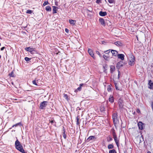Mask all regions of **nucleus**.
<instances>
[{"mask_svg":"<svg viewBox=\"0 0 153 153\" xmlns=\"http://www.w3.org/2000/svg\"><path fill=\"white\" fill-rule=\"evenodd\" d=\"M143 140H143V137H140V143H141V141H143Z\"/></svg>","mask_w":153,"mask_h":153,"instance_id":"nucleus-47","label":"nucleus"},{"mask_svg":"<svg viewBox=\"0 0 153 153\" xmlns=\"http://www.w3.org/2000/svg\"><path fill=\"white\" fill-rule=\"evenodd\" d=\"M42 68V66H39L37 68V69H38V70H40V69Z\"/></svg>","mask_w":153,"mask_h":153,"instance_id":"nucleus-51","label":"nucleus"},{"mask_svg":"<svg viewBox=\"0 0 153 153\" xmlns=\"http://www.w3.org/2000/svg\"><path fill=\"white\" fill-rule=\"evenodd\" d=\"M107 91L108 92L111 91H112L111 86L110 85H108L107 87Z\"/></svg>","mask_w":153,"mask_h":153,"instance_id":"nucleus-33","label":"nucleus"},{"mask_svg":"<svg viewBox=\"0 0 153 153\" xmlns=\"http://www.w3.org/2000/svg\"><path fill=\"white\" fill-rule=\"evenodd\" d=\"M109 153H117V152L114 149H113L109 151Z\"/></svg>","mask_w":153,"mask_h":153,"instance_id":"nucleus-35","label":"nucleus"},{"mask_svg":"<svg viewBox=\"0 0 153 153\" xmlns=\"http://www.w3.org/2000/svg\"><path fill=\"white\" fill-rule=\"evenodd\" d=\"M148 84L150 86L149 88L151 89H153V83L151 80L149 81Z\"/></svg>","mask_w":153,"mask_h":153,"instance_id":"nucleus-15","label":"nucleus"},{"mask_svg":"<svg viewBox=\"0 0 153 153\" xmlns=\"http://www.w3.org/2000/svg\"><path fill=\"white\" fill-rule=\"evenodd\" d=\"M58 9V7H57L54 6H53V13H57V10Z\"/></svg>","mask_w":153,"mask_h":153,"instance_id":"nucleus-17","label":"nucleus"},{"mask_svg":"<svg viewBox=\"0 0 153 153\" xmlns=\"http://www.w3.org/2000/svg\"><path fill=\"white\" fill-rule=\"evenodd\" d=\"M32 83L33 84H34L36 85H38L37 84V83L36 82V81L35 80L33 81Z\"/></svg>","mask_w":153,"mask_h":153,"instance_id":"nucleus-43","label":"nucleus"},{"mask_svg":"<svg viewBox=\"0 0 153 153\" xmlns=\"http://www.w3.org/2000/svg\"><path fill=\"white\" fill-rule=\"evenodd\" d=\"M25 59L26 61L27 62L29 61L31 59V58H29L27 57H25Z\"/></svg>","mask_w":153,"mask_h":153,"instance_id":"nucleus-41","label":"nucleus"},{"mask_svg":"<svg viewBox=\"0 0 153 153\" xmlns=\"http://www.w3.org/2000/svg\"><path fill=\"white\" fill-rule=\"evenodd\" d=\"M147 153H151V152L150 151H148Z\"/></svg>","mask_w":153,"mask_h":153,"instance_id":"nucleus-58","label":"nucleus"},{"mask_svg":"<svg viewBox=\"0 0 153 153\" xmlns=\"http://www.w3.org/2000/svg\"><path fill=\"white\" fill-rule=\"evenodd\" d=\"M64 97L68 101L69 99L68 98V95L66 94H64Z\"/></svg>","mask_w":153,"mask_h":153,"instance_id":"nucleus-32","label":"nucleus"},{"mask_svg":"<svg viewBox=\"0 0 153 153\" xmlns=\"http://www.w3.org/2000/svg\"><path fill=\"white\" fill-rule=\"evenodd\" d=\"M135 57L134 56L132 55L131 56V57L130 58L129 60V64L131 65H133L134 64V62L135 59Z\"/></svg>","mask_w":153,"mask_h":153,"instance_id":"nucleus-5","label":"nucleus"},{"mask_svg":"<svg viewBox=\"0 0 153 153\" xmlns=\"http://www.w3.org/2000/svg\"><path fill=\"white\" fill-rule=\"evenodd\" d=\"M63 131L62 133L63 137L64 139H65L66 138V135L65 134V131L64 127H63Z\"/></svg>","mask_w":153,"mask_h":153,"instance_id":"nucleus-22","label":"nucleus"},{"mask_svg":"<svg viewBox=\"0 0 153 153\" xmlns=\"http://www.w3.org/2000/svg\"><path fill=\"white\" fill-rule=\"evenodd\" d=\"M118 103L120 108H122L123 106V102L122 99H119Z\"/></svg>","mask_w":153,"mask_h":153,"instance_id":"nucleus-10","label":"nucleus"},{"mask_svg":"<svg viewBox=\"0 0 153 153\" xmlns=\"http://www.w3.org/2000/svg\"><path fill=\"white\" fill-rule=\"evenodd\" d=\"M25 50L29 52L31 54H33L35 53H36L37 51L35 50L34 48H31V47H26L25 48Z\"/></svg>","mask_w":153,"mask_h":153,"instance_id":"nucleus-3","label":"nucleus"},{"mask_svg":"<svg viewBox=\"0 0 153 153\" xmlns=\"http://www.w3.org/2000/svg\"><path fill=\"white\" fill-rule=\"evenodd\" d=\"M69 22L71 24H74V21L72 20H69Z\"/></svg>","mask_w":153,"mask_h":153,"instance_id":"nucleus-40","label":"nucleus"},{"mask_svg":"<svg viewBox=\"0 0 153 153\" xmlns=\"http://www.w3.org/2000/svg\"><path fill=\"white\" fill-rule=\"evenodd\" d=\"M48 103V102L47 101H43L41 102L40 104V108L41 109H43L44 108L46 107Z\"/></svg>","mask_w":153,"mask_h":153,"instance_id":"nucleus-4","label":"nucleus"},{"mask_svg":"<svg viewBox=\"0 0 153 153\" xmlns=\"http://www.w3.org/2000/svg\"><path fill=\"white\" fill-rule=\"evenodd\" d=\"M57 4H56V5H57Z\"/></svg>","mask_w":153,"mask_h":153,"instance_id":"nucleus-60","label":"nucleus"},{"mask_svg":"<svg viewBox=\"0 0 153 153\" xmlns=\"http://www.w3.org/2000/svg\"><path fill=\"white\" fill-rule=\"evenodd\" d=\"M109 101L111 103H113L114 102V98L111 95L109 98Z\"/></svg>","mask_w":153,"mask_h":153,"instance_id":"nucleus-19","label":"nucleus"},{"mask_svg":"<svg viewBox=\"0 0 153 153\" xmlns=\"http://www.w3.org/2000/svg\"><path fill=\"white\" fill-rule=\"evenodd\" d=\"M144 124L142 122H139L138 123L139 129L140 130H143V125Z\"/></svg>","mask_w":153,"mask_h":153,"instance_id":"nucleus-11","label":"nucleus"},{"mask_svg":"<svg viewBox=\"0 0 153 153\" xmlns=\"http://www.w3.org/2000/svg\"><path fill=\"white\" fill-rule=\"evenodd\" d=\"M108 1L110 4L114 3L115 2V0H108Z\"/></svg>","mask_w":153,"mask_h":153,"instance_id":"nucleus-37","label":"nucleus"},{"mask_svg":"<svg viewBox=\"0 0 153 153\" xmlns=\"http://www.w3.org/2000/svg\"><path fill=\"white\" fill-rule=\"evenodd\" d=\"M106 23L108 26H111V22L109 21H107L106 22Z\"/></svg>","mask_w":153,"mask_h":153,"instance_id":"nucleus-34","label":"nucleus"},{"mask_svg":"<svg viewBox=\"0 0 153 153\" xmlns=\"http://www.w3.org/2000/svg\"><path fill=\"white\" fill-rule=\"evenodd\" d=\"M96 137L94 136H91L89 137L87 139L86 141L87 142H89L90 140L93 139H96Z\"/></svg>","mask_w":153,"mask_h":153,"instance_id":"nucleus-12","label":"nucleus"},{"mask_svg":"<svg viewBox=\"0 0 153 153\" xmlns=\"http://www.w3.org/2000/svg\"><path fill=\"white\" fill-rule=\"evenodd\" d=\"M48 4H49V3L48 2V1H45L44 2V3L43 4V6H44Z\"/></svg>","mask_w":153,"mask_h":153,"instance_id":"nucleus-38","label":"nucleus"},{"mask_svg":"<svg viewBox=\"0 0 153 153\" xmlns=\"http://www.w3.org/2000/svg\"><path fill=\"white\" fill-rule=\"evenodd\" d=\"M114 141L116 143V144L117 147L119 146V140H117V137L114 138Z\"/></svg>","mask_w":153,"mask_h":153,"instance_id":"nucleus-20","label":"nucleus"},{"mask_svg":"<svg viewBox=\"0 0 153 153\" xmlns=\"http://www.w3.org/2000/svg\"><path fill=\"white\" fill-rule=\"evenodd\" d=\"M84 85H85L84 84H83V83L80 84L79 85V86L82 88V86H83Z\"/></svg>","mask_w":153,"mask_h":153,"instance_id":"nucleus-52","label":"nucleus"},{"mask_svg":"<svg viewBox=\"0 0 153 153\" xmlns=\"http://www.w3.org/2000/svg\"><path fill=\"white\" fill-rule=\"evenodd\" d=\"M49 121L50 123H51V124H53V123H55V124L53 125L55 126H56V122H55L54 119H53V120L52 119L51 120H50Z\"/></svg>","mask_w":153,"mask_h":153,"instance_id":"nucleus-31","label":"nucleus"},{"mask_svg":"<svg viewBox=\"0 0 153 153\" xmlns=\"http://www.w3.org/2000/svg\"><path fill=\"white\" fill-rule=\"evenodd\" d=\"M5 48V47H2L1 48V51H3Z\"/></svg>","mask_w":153,"mask_h":153,"instance_id":"nucleus-54","label":"nucleus"},{"mask_svg":"<svg viewBox=\"0 0 153 153\" xmlns=\"http://www.w3.org/2000/svg\"><path fill=\"white\" fill-rule=\"evenodd\" d=\"M32 13V11L31 10H27L26 12V13H28V14H31Z\"/></svg>","mask_w":153,"mask_h":153,"instance_id":"nucleus-39","label":"nucleus"},{"mask_svg":"<svg viewBox=\"0 0 153 153\" xmlns=\"http://www.w3.org/2000/svg\"><path fill=\"white\" fill-rule=\"evenodd\" d=\"M115 69L114 66L112 65L110 66V71L111 73H112L115 70Z\"/></svg>","mask_w":153,"mask_h":153,"instance_id":"nucleus-21","label":"nucleus"},{"mask_svg":"<svg viewBox=\"0 0 153 153\" xmlns=\"http://www.w3.org/2000/svg\"><path fill=\"white\" fill-rule=\"evenodd\" d=\"M107 141L110 142L113 140L112 138L111 137L108 136L107 137Z\"/></svg>","mask_w":153,"mask_h":153,"instance_id":"nucleus-30","label":"nucleus"},{"mask_svg":"<svg viewBox=\"0 0 153 153\" xmlns=\"http://www.w3.org/2000/svg\"><path fill=\"white\" fill-rule=\"evenodd\" d=\"M15 147L16 149L20 152L22 153H26L25 152L24 150L23 149L22 146L20 144V142L18 140H17L15 142Z\"/></svg>","mask_w":153,"mask_h":153,"instance_id":"nucleus-1","label":"nucleus"},{"mask_svg":"<svg viewBox=\"0 0 153 153\" xmlns=\"http://www.w3.org/2000/svg\"><path fill=\"white\" fill-rule=\"evenodd\" d=\"M22 126V124H21V122H19V123H16L13 125L12 126V127H14V126L15 127H16L17 126Z\"/></svg>","mask_w":153,"mask_h":153,"instance_id":"nucleus-27","label":"nucleus"},{"mask_svg":"<svg viewBox=\"0 0 153 153\" xmlns=\"http://www.w3.org/2000/svg\"><path fill=\"white\" fill-rule=\"evenodd\" d=\"M124 55L122 54H118L117 55L118 58L119 59H120L122 60H123L124 59Z\"/></svg>","mask_w":153,"mask_h":153,"instance_id":"nucleus-14","label":"nucleus"},{"mask_svg":"<svg viewBox=\"0 0 153 153\" xmlns=\"http://www.w3.org/2000/svg\"><path fill=\"white\" fill-rule=\"evenodd\" d=\"M57 4H56V5H57Z\"/></svg>","mask_w":153,"mask_h":153,"instance_id":"nucleus-61","label":"nucleus"},{"mask_svg":"<svg viewBox=\"0 0 153 153\" xmlns=\"http://www.w3.org/2000/svg\"><path fill=\"white\" fill-rule=\"evenodd\" d=\"M114 85H115V87L116 89L117 90H119V89L118 88V86L117 85V83H114Z\"/></svg>","mask_w":153,"mask_h":153,"instance_id":"nucleus-44","label":"nucleus"},{"mask_svg":"<svg viewBox=\"0 0 153 153\" xmlns=\"http://www.w3.org/2000/svg\"><path fill=\"white\" fill-rule=\"evenodd\" d=\"M104 52L105 53V55L106 56H108V57L111 58V49L106 51H104Z\"/></svg>","mask_w":153,"mask_h":153,"instance_id":"nucleus-6","label":"nucleus"},{"mask_svg":"<svg viewBox=\"0 0 153 153\" xmlns=\"http://www.w3.org/2000/svg\"><path fill=\"white\" fill-rule=\"evenodd\" d=\"M114 124L115 125L119 122V117L117 113H113L112 115Z\"/></svg>","mask_w":153,"mask_h":153,"instance_id":"nucleus-2","label":"nucleus"},{"mask_svg":"<svg viewBox=\"0 0 153 153\" xmlns=\"http://www.w3.org/2000/svg\"><path fill=\"white\" fill-rule=\"evenodd\" d=\"M65 32H67V33H68V32H69V30H68V29H67V28H66L65 29Z\"/></svg>","mask_w":153,"mask_h":153,"instance_id":"nucleus-53","label":"nucleus"},{"mask_svg":"<svg viewBox=\"0 0 153 153\" xmlns=\"http://www.w3.org/2000/svg\"><path fill=\"white\" fill-rule=\"evenodd\" d=\"M123 66V62L122 61H120L117 63V67L118 68H120Z\"/></svg>","mask_w":153,"mask_h":153,"instance_id":"nucleus-8","label":"nucleus"},{"mask_svg":"<svg viewBox=\"0 0 153 153\" xmlns=\"http://www.w3.org/2000/svg\"><path fill=\"white\" fill-rule=\"evenodd\" d=\"M107 56H106L105 55H103V57L107 61H109L110 58H109Z\"/></svg>","mask_w":153,"mask_h":153,"instance_id":"nucleus-26","label":"nucleus"},{"mask_svg":"<svg viewBox=\"0 0 153 153\" xmlns=\"http://www.w3.org/2000/svg\"><path fill=\"white\" fill-rule=\"evenodd\" d=\"M79 115L77 116V117H76V124L77 125H79L80 123L79 122Z\"/></svg>","mask_w":153,"mask_h":153,"instance_id":"nucleus-24","label":"nucleus"},{"mask_svg":"<svg viewBox=\"0 0 153 153\" xmlns=\"http://www.w3.org/2000/svg\"><path fill=\"white\" fill-rule=\"evenodd\" d=\"M114 148V146L113 144H110L108 145V148L109 149H113Z\"/></svg>","mask_w":153,"mask_h":153,"instance_id":"nucleus-28","label":"nucleus"},{"mask_svg":"<svg viewBox=\"0 0 153 153\" xmlns=\"http://www.w3.org/2000/svg\"><path fill=\"white\" fill-rule=\"evenodd\" d=\"M1 55H0V59L1 58Z\"/></svg>","mask_w":153,"mask_h":153,"instance_id":"nucleus-59","label":"nucleus"},{"mask_svg":"<svg viewBox=\"0 0 153 153\" xmlns=\"http://www.w3.org/2000/svg\"><path fill=\"white\" fill-rule=\"evenodd\" d=\"M45 10L48 11H50L51 10V7L49 6H47L46 7Z\"/></svg>","mask_w":153,"mask_h":153,"instance_id":"nucleus-25","label":"nucleus"},{"mask_svg":"<svg viewBox=\"0 0 153 153\" xmlns=\"http://www.w3.org/2000/svg\"><path fill=\"white\" fill-rule=\"evenodd\" d=\"M9 76L10 77H14L15 76V75L14 74L13 71H12L10 74H9Z\"/></svg>","mask_w":153,"mask_h":153,"instance_id":"nucleus-29","label":"nucleus"},{"mask_svg":"<svg viewBox=\"0 0 153 153\" xmlns=\"http://www.w3.org/2000/svg\"><path fill=\"white\" fill-rule=\"evenodd\" d=\"M99 14L100 15L102 16H106L107 15V13L106 12H102V11H100Z\"/></svg>","mask_w":153,"mask_h":153,"instance_id":"nucleus-16","label":"nucleus"},{"mask_svg":"<svg viewBox=\"0 0 153 153\" xmlns=\"http://www.w3.org/2000/svg\"><path fill=\"white\" fill-rule=\"evenodd\" d=\"M89 8V9H87L86 10H87V12H91L92 11V8L91 7H90Z\"/></svg>","mask_w":153,"mask_h":153,"instance_id":"nucleus-42","label":"nucleus"},{"mask_svg":"<svg viewBox=\"0 0 153 153\" xmlns=\"http://www.w3.org/2000/svg\"><path fill=\"white\" fill-rule=\"evenodd\" d=\"M96 2L97 4H99L100 2V0H97Z\"/></svg>","mask_w":153,"mask_h":153,"instance_id":"nucleus-50","label":"nucleus"},{"mask_svg":"<svg viewBox=\"0 0 153 153\" xmlns=\"http://www.w3.org/2000/svg\"><path fill=\"white\" fill-rule=\"evenodd\" d=\"M137 112L138 113H139L140 112V110L139 109H137Z\"/></svg>","mask_w":153,"mask_h":153,"instance_id":"nucleus-56","label":"nucleus"},{"mask_svg":"<svg viewBox=\"0 0 153 153\" xmlns=\"http://www.w3.org/2000/svg\"><path fill=\"white\" fill-rule=\"evenodd\" d=\"M143 140H143V137H140V143H141V141H143Z\"/></svg>","mask_w":153,"mask_h":153,"instance_id":"nucleus-46","label":"nucleus"},{"mask_svg":"<svg viewBox=\"0 0 153 153\" xmlns=\"http://www.w3.org/2000/svg\"><path fill=\"white\" fill-rule=\"evenodd\" d=\"M96 53L99 55V56L100 57H101V54H100V52L99 51H96Z\"/></svg>","mask_w":153,"mask_h":153,"instance_id":"nucleus-48","label":"nucleus"},{"mask_svg":"<svg viewBox=\"0 0 153 153\" xmlns=\"http://www.w3.org/2000/svg\"><path fill=\"white\" fill-rule=\"evenodd\" d=\"M99 22L100 24L103 26H105V23L104 19L102 18H100L99 19Z\"/></svg>","mask_w":153,"mask_h":153,"instance_id":"nucleus-9","label":"nucleus"},{"mask_svg":"<svg viewBox=\"0 0 153 153\" xmlns=\"http://www.w3.org/2000/svg\"><path fill=\"white\" fill-rule=\"evenodd\" d=\"M114 44L118 46H122V44L120 41L116 42L114 43Z\"/></svg>","mask_w":153,"mask_h":153,"instance_id":"nucleus-18","label":"nucleus"},{"mask_svg":"<svg viewBox=\"0 0 153 153\" xmlns=\"http://www.w3.org/2000/svg\"><path fill=\"white\" fill-rule=\"evenodd\" d=\"M111 131L112 132V134L113 137V138L117 137V135L116 133L115 132V130L114 129H111Z\"/></svg>","mask_w":153,"mask_h":153,"instance_id":"nucleus-23","label":"nucleus"},{"mask_svg":"<svg viewBox=\"0 0 153 153\" xmlns=\"http://www.w3.org/2000/svg\"><path fill=\"white\" fill-rule=\"evenodd\" d=\"M81 87H80V86L79 87H78L77 89V90L79 91H80L81 90Z\"/></svg>","mask_w":153,"mask_h":153,"instance_id":"nucleus-45","label":"nucleus"},{"mask_svg":"<svg viewBox=\"0 0 153 153\" xmlns=\"http://www.w3.org/2000/svg\"><path fill=\"white\" fill-rule=\"evenodd\" d=\"M111 55L116 56L118 54V52L117 51L113 50H111Z\"/></svg>","mask_w":153,"mask_h":153,"instance_id":"nucleus-7","label":"nucleus"},{"mask_svg":"<svg viewBox=\"0 0 153 153\" xmlns=\"http://www.w3.org/2000/svg\"><path fill=\"white\" fill-rule=\"evenodd\" d=\"M102 44H104L105 45L106 43V42L104 41H102Z\"/></svg>","mask_w":153,"mask_h":153,"instance_id":"nucleus-55","label":"nucleus"},{"mask_svg":"<svg viewBox=\"0 0 153 153\" xmlns=\"http://www.w3.org/2000/svg\"><path fill=\"white\" fill-rule=\"evenodd\" d=\"M100 110L101 111L103 112L105 111V108L104 106H101L100 107Z\"/></svg>","mask_w":153,"mask_h":153,"instance_id":"nucleus-36","label":"nucleus"},{"mask_svg":"<svg viewBox=\"0 0 153 153\" xmlns=\"http://www.w3.org/2000/svg\"><path fill=\"white\" fill-rule=\"evenodd\" d=\"M103 68L104 69H105V66H104V65H103Z\"/></svg>","mask_w":153,"mask_h":153,"instance_id":"nucleus-57","label":"nucleus"},{"mask_svg":"<svg viewBox=\"0 0 153 153\" xmlns=\"http://www.w3.org/2000/svg\"><path fill=\"white\" fill-rule=\"evenodd\" d=\"M120 72L119 71H118V78H120Z\"/></svg>","mask_w":153,"mask_h":153,"instance_id":"nucleus-49","label":"nucleus"},{"mask_svg":"<svg viewBox=\"0 0 153 153\" xmlns=\"http://www.w3.org/2000/svg\"><path fill=\"white\" fill-rule=\"evenodd\" d=\"M88 52L89 53V54L92 57L94 58V54L93 53V52L92 50L90 48H88Z\"/></svg>","mask_w":153,"mask_h":153,"instance_id":"nucleus-13","label":"nucleus"}]
</instances>
